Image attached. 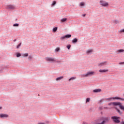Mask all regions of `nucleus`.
Here are the masks:
<instances>
[{"label": "nucleus", "mask_w": 124, "mask_h": 124, "mask_svg": "<svg viewBox=\"0 0 124 124\" xmlns=\"http://www.w3.org/2000/svg\"><path fill=\"white\" fill-rule=\"evenodd\" d=\"M109 117H102L95 120L94 124H105L107 122H109Z\"/></svg>", "instance_id": "obj_1"}, {"label": "nucleus", "mask_w": 124, "mask_h": 124, "mask_svg": "<svg viewBox=\"0 0 124 124\" xmlns=\"http://www.w3.org/2000/svg\"><path fill=\"white\" fill-rule=\"evenodd\" d=\"M75 79H76V77H73L71 78L70 79H69V81H71V80H75Z\"/></svg>", "instance_id": "obj_20"}, {"label": "nucleus", "mask_w": 124, "mask_h": 124, "mask_svg": "<svg viewBox=\"0 0 124 124\" xmlns=\"http://www.w3.org/2000/svg\"><path fill=\"white\" fill-rule=\"evenodd\" d=\"M122 124H124V122H122Z\"/></svg>", "instance_id": "obj_38"}, {"label": "nucleus", "mask_w": 124, "mask_h": 124, "mask_svg": "<svg viewBox=\"0 0 124 124\" xmlns=\"http://www.w3.org/2000/svg\"><path fill=\"white\" fill-rule=\"evenodd\" d=\"M101 89H95L93 91V93H100Z\"/></svg>", "instance_id": "obj_13"}, {"label": "nucleus", "mask_w": 124, "mask_h": 124, "mask_svg": "<svg viewBox=\"0 0 124 124\" xmlns=\"http://www.w3.org/2000/svg\"><path fill=\"white\" fill-rule=\"evenodd\" d=\"M117 103L119 104H117V105H119L120 109H121V110H123V111H124V106L122 105V103H121L120 102H117Z\"/></svg>", "instance_id": "obj_10"}, {"label": "nucleus", "mask_w": 124, "mask_h": 124, "mask_svg": "<svg viewBox=\"0 0 124 124\" xmlns=\"http://www.w3.org/2000/svg\"><path fill=\"white\" fill-rule=\"evenodd\" d=\"M119 104L117 102H112V103H110L108 104L110 106V105H114V106H117Z\"/></svg>", "instance_id": "obj_12"}, {"label": "nucleus", "mask_w": 124, "mask_h": 124, "mask_svg": "<svg viewBox=\"0 0 124 124\" xmlns=\"http://www.w3.org/2000/svg\"><path fill=\"white\" fill-rule=\"evenodd\" d=\"M80 6H84L85 5V3L84 2H81L80 3Z\"/></svg>", "instance_id": "obj_22"}, {"label": "nucleus", "mask_w": 124, "mask_h": 124, "mask_svg": "<svg viewBox=\"0 0 124 124\" xmlns=\"http://www.w3.org/2000/svg\"><path fill=\"white\" fill-rule=\"evenodd\" d=\"M124 63V62H120L119 64H123Z\"/></svg>", "instance_id": "obj_35"}, {"label": "nucleus", "mask_w": 124, "mask_h": 124, "mask_svg": "<svg viewBox=\"0 0 124 124\" xmlns=\"http://www.w3.org/2000/svg\"><path fill=\"white\" fill-rule=\"evenodd\" d=\"M108 71H109V70L108 69H100L99 70V72H100V73H105L106 72H108Z\"/></svg>", "instance_id": "obj_9"}, {"label": "nucleus", "mask_w": 124, "mask_h": 124, "mask_svg": "<svg viewBox=\"0 0 124 124\" xmlns=\"http://www.w3.org/2000/svg\"><path fill=\"white\" fill-rule=\"evenodd\" d=\"M20 46H21V43L17 45V46H16L17 49H19V48H20Z\"/></svg>", "instance_id": "obj_31"}, {"label": "nucleus", "mask_w": 124, "mask_h": 124, "mask_svg": "<svg viewBox=\"0 0 124 124\" xmlns=\"http://www.w3.org/2000/svg\"><path fill=\"white\" fill-rule=\"evenodd\" d=\"M111 119L112 120L114 123H116V124H119V123H120V119H121V117L112 116L111 117Z\"/></svg>", "instance_id": "obj_3"}, {"label": "nucleus", "mask_w": 124, "mask_h": 124, "mask_svg": "<svg viewBox=\"0 0 124 124\" xmlns=\"http://www.w3.org/2000/svg\"><path fill=\"white\" fill-rule=\"evenodd\" d=\"M78 41V40L76 38H75L74 40H72V43H76Z\"/></svg>", "instance_id": "obj_18"}, {"label": "nucleus", "mask_w": 124, "mask_h": 124, "mask_svg": "<svg viewBox=\"0 0 124 124\" xmlns=\"http://www.w3.org/2000/svg\"><path fill=\"white\" fill-rule=\"evenodd\" d=\"M100 5H102V6H104L105 7H106V6H108V2L103 0L100 1Z\"/></svg>", "instance_id": "obj_6"}, {"label": "nucleus", "mask_w": 124, "mask_h": 124, "mask_svg": "<svg viewBox=\"0 0 124 124\" xmlns=\"http://www.w3.org/2000/svg\"><path fill=\"white\" fill-rule=\"evenodd\" d=\"M22 56H23V57H28V56H29V54L28 53L23 54Z\"/></svg>", "instance_id": "obj_26"}, {"label": "nucleus", "mask_w": 124, "mask_h": 124, "mask_svg": "<svg viewBox=\"0 0 124 124\" xmlns=\"http://www.w3.org/2000/svg\"><path fill=\"white\" fill-rule=\"evenodd\" d=\"M56 1H53V3H52V6H54V5H55V4H56Z\"/></svg>", "instance_id": "obj_30"}, {"label": "nucleus", "mask_w": 124, "mask_h": 124, "mask_svg": "<svg viewBox=\"0 0 124 124\" xmlns=\"http://www.w3.org/2000/svg\"><path fill=\"white\" fill-rule=\"evenodd\" d=\"M16 57L17 58H19V57H21V54L20 53H17L16 54Z\"/></svg>", "instance_id": "obj_29"}, {"label": "nucleus", "mask_w": 124, "mask_h": 124, "mask_svg": "<svg viewBox=\"0 0 124 124\" xmlns=\"http://www.w3.org/2000/svg\"><path fill=\"white\" fill-rule=\"evenodd\" d=\"M90 98H87L86 99V103H87V102H90Z\"/></svg>", "instance_id": "obj_28"}, {"label": "nucleus", "mask_w": 124, "mask_h": 124, "mask_svg": "<svg viewBox=\"0 0 124 124\" xmlns=\"http://www.w3.org/2000/svg\"><path fill=\"white\" fill-rule=\"evenodd\" d=\"M1 108H2L1 107H0V109H1Z\"/></svg>", "instance_id": "obj_40"}, {"label": "nucleus", "mask_w": 124, "mask_h": 124, "mask_svg": "<svg viewBox=\"0 0 124 124\" xmlns=\"http://www.w3.org/2000/svg\"><path fill=\"white\" fill-rule=\"evenodd\" d=\"M67 20V18H62L61 20V22H62V23H64V22H65Z\"/></svg>", "instance_id": "obj_15"}, {"label": "nucleus", "mask_w": 124, "mask_h": 124, "mask_svg": "<svg viewBox=\"0 0 124 124\" xmlns=\"http://www.w3.org/2000/svg\"><path fill=\"white\" fill-rule=\"evenodd\" d=\"M46 61L47 62H57V60L55 59V58H51V57H46Z\"/></svg>", "instance_id": "obj_5"}, {"label": "nucleus", "mask_w": 124, "mask_h": 124, "mask_svg": "<svg viewBox=\"0 0 124 124\" xmlns=\"http://www.w3.org/2000/svg\"><path fill=\"white\" fill-rule=\"evenodd\" d=\"M87 54H90V53H93V49H90L86 51Z\"/></svg>", "instance_id": "obj_19"}, {"label": "nucleus", "mask_w": 124, "mask_h": 124, "mask_svg": "<svg viewBox=\"0 0 124 124\" xmlns=\"http://www.w3.org/2000/svg\"><path fill=\"white\" fill-rule=\"evenodd\" d=\"M65 38V36H62L61 37V40H63V39H64Z\"/></svg>", "instance_id": "obj_33"}, {"label": "nucleus", "mask_w": 124, "mask_h": 124, "mask_svg": "<svg viewBox=\"0 0 124 124\" xmlns=\"http://www.w3.org/2000/svg\"><path fill=\"white\" fill-rule=\"evenodd\" d=\"M60 51V47H57L55 49V52H59Z\"/></svg>", "instance_id": "obj_27"}, {"label": "nucleus", "mask_w": 124, "mask_h": 124, "mask_svg": "<svg viewBox=\"0 0 124 124\" xmlns=\"http://www.w3.org/2000/svg\"><path fill=\"white\" fill-rule=\"evenodd\" d=\"M39 124H43V123H40Z\"/></svg>", "instance_id": "obj_39"}, {"label": "nucleus", "mask_w": 124, "mask_h": 124, "mask_svg": "<svg viewBox=\"0 0 124 124\" xmlns=\"http://www.w3.org/2000/svg\"><path fill=\"white\" fill-rule=\"evenodd\" d=\"M62 79H63V77H59L58 78H57L56 80V81H60V80H62Z\"/></svg>", "instance_id": "obj_14"}, {"label": "nucleus", "mask_w": 124, "mask_h": 124, "mask_svg": "<svg viewBox=\"0 0 124 124\" xmlns=\"http://www.w3.org/2000/svg\"><path fill=\"white\" fill-rule=\"evenodd\" d=\"M31 59H32V56H29V57H28V59L29 60H31Z\"/></svg>", "instance_id": "obj_32"}, {"label": "nucleus", "mask_w": 124, "mask_h": 124, "mask_svg": "<svg viewBox=\"0 0 124 124\" xmlns=\"http://www.w3.org/2000/svg\"><path fill=\"white\" fill-rule=\"evenodd\" d=\"M107 61H105V62L99 63L98 64V66H100V67H101V66H103L104 65H107Z\"/></svg>", "instance_id": "obj_7"}, {"label": "nucleus", "mask_w": 124, "mask_h": 124, "mask_svg": "<svg viewBox=\"0 0 124 124\" xmlns=\"http://www.w3.org/2000/svg\"><path fill=\"white\" fill-rule=\"evenodd\" d=\"M58 30V27H55L53 29V31L54 32H56V31Z\"/></svg>", "instance_id": "obj_21"}, {"label": "nucleus", "mask_w": 124, "mask_h": 124, "mask_svg": "<svg viewBox=\"0 0 124 124\" xmlns=\"http://www.w3.org/2000/svg\"><path fill=\"white\" fill-rule=\"evenodd\" d=\"M82 16H83V17H85V16H86V14L83 15Z\"/></svg>", "instance_id": "obj_36"}, {"label": "nucleus", "mask_w": 124, "mask_h": 124, "mask_svg": "<svg viewBox=\"0 0 124 124\" xmlns=\"http://www.w3.org/2000/svg\"><path fill=\"white\" fill-rule=\"evenodd\" d=\"M115 109H116L117 112H118V113H119V114H120V115H122V114H123V112H122L121 111V110H120V109L117 108H115Z\"/></svg>", "instance_id": "obj_16"}, {"label": "nucleus", "mask_w": 124, "mask_h": 124, "mask_svg": "<svg viewBox=\"0 0 124 124\" xmlns=\"http://www.w3.org/2000/svg\"><path fill=\"white\" fill-rule=\"evenodd\" d=\"M14 41L15 42V41H16V39L14 40Z\"/></svg>", "instance_id": "obj_37"}, {"label": "nucleus", "mask_w": 124, "mask_h": 124, "mask_svg": "<svg viewBox=\"0 0 124 124\" xmlns=\"http://www.w3.org/2000/svg\"><path fill=\"white\" fill-rule=\"evenodd\" d=\"M116 99L122 100V101H124V98H122L118 96L107 98L105 99V100H107V101H112V100H115Z\"/></svg>", "instance_id": "obj_2"}, {"label": "nucleus", "mask_w": 124, "mask_h": 124, "mask_svg": "<svg viewBox=\"0 0 124 124\" xmlns=\"http://www.w3.org/2000/svg\"><path fill=\"white\" fill-rule=\"evenodd\" d=\"M13 26H14V27H18V26H19V24H18V23L14 24L13 25Z\"/></svg>", "instance_id": "obj_24"}, {"label": "nucleus", "mask_w": 124, "mask_h": 124, "mask_svg": "<svg viewBox=\"0 0 124 124\" xmlns=\"http://www.w3.org/2000/svg\"><path fill=\"white\" fill-rule=\"evenodd\" d=\"M8 115L5 114H0V118H8Z\"/></svg>", "instance_id": "obj_11"}, {"label": "nucleus", "mask_w": 124, "mask_h": 124, "mask_svg": "<svg viewBox=\"0 0 124 124\" xmlns=\"http://www.w3.org/2000/svg\"><path fill=\"white\" fill-rule=\"evenodd\" d=\"M120 32H124V29H122L120 31Z\"/></svg>", "instance_id": "obj_34"}, {"label": "nucleus", "mask_w": 124, "mask_h": 124, "mask_svg": "<svg viewBox=\"0 0 124 124\" xmlns=\"http://www.w3.org/2000/svg\"><path fill=\"white\" fill-rule=\"evenodd\" d=\"M70 47H71V46L70 45H67V48L69 50L70 49Z\"/></svg>", "instance_id": "obj_25"}, {"label": "nucleus", "mask_w": 124, "mask_h": 124, "mask_svg": "<svg viewBox=\"0 0 124 124\" xmlns=\"http://www.w3.org/2000/svg\"><path fill=\"white\" fill-rule=\"evenodd\" d=\"M7 9H15L16 7L13 5H8L6 7Z\"/></svg>", "instance_id": "obj_8"}, {"label": "nucleus", "mask_w": 124, "mask_h": 124, "mask_svg": "<svg viewBox=\"0 0 124 124\" xmlns=\"http://www.w3.org/2000/svg\"><path fill=\"white\" fill-rule=\"evenodd\" d=\"M93 75H94V72L91 71V72H88L87 74L85 75H82V77H89V76H93Z\"/></svg>", "instance_id": "obj_4"}, {"label": "nucleus", "mask_w": 124, "mask_h": 124, "mask_svg": "<svg viewBox=\"0 0 124 124\" xmlns=\"http://www.w3.org/2000/svg\"><path fill=\"white\" fill-rule=\"evenodd\" d=\"M65 38H70L71 37V34H67L65 35Z\"/></svg>", "instance_id": "obj_17"}, {"label": "nucleus", "mask_w": 124, "mask_h": 124, "mask_svg": "<svg viewBox=\"0 0 124 124\" xmlns=\"http://www.w3.org/2000/svg\"><path fill=\"white\" fill-rule=\"evenodd\" d=\"M117 52L121 53L122 52H124V49H119V50H117Z\"/></svg>", "instance_id": "obj_23"}]
</instances>
